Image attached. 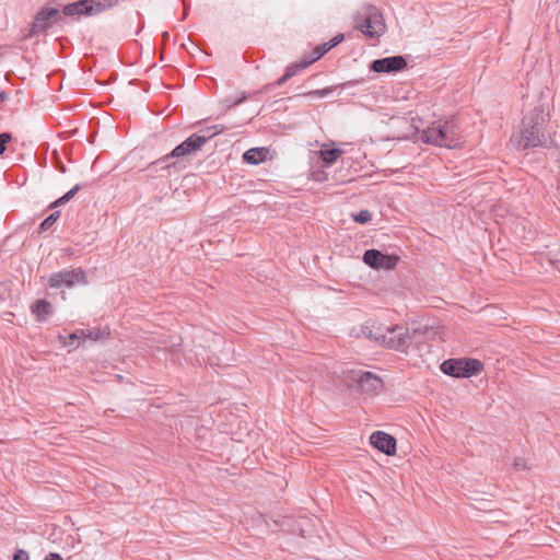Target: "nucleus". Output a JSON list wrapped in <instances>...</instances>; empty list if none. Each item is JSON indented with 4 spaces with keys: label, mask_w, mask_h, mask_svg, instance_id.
I'll list each match as a JSON object with an SVG mask.
<instances>
[{
    "label": "nucleus",
    "mask_w": 560,
    "mask_h": 560,
    "mask_svg": "<svg viewBox=\"0 0 560 560\" xmlns=\"http://www.w3.org/2000/svg\"><path fill=\"white\" fill-rule=\"evenodd\" d=\"M353 220L358 223L365 224L372 220V213L368 210H361L353 215Z\"/></svg>",
    "instance_id": "25"
},
{
    "label": "nucleus",
    "mask_w": 560,
    "mask_h": 560,
    "mask_svg": "<svg viewBox=\"0 0 560 560\" xmlns=\"http://www.w3.org/2000/svg\"><path fill=\"white\" fill-rule=\"evenodd\" d=\"M245 100H246V96H245V95H242L240 98H237V100H235V101L231 102V103L229 104V106H230V107H231V106H236V105H238V104L243 103Z\"/></svg>",
    "instance_id": "29"
},
{
    "label": "nucleus",
    "mask_w": 560,
    "mask_h": 560,
    "mask_svg": "<svg viewBox=\"0 0 560 560\" xmlns=\"http://www.w3.org/2000/svg\"><path fill=\"white\" fill-rule=\"evenodd\" d=\"M88 15L100 13L106 9L113 8L118 3V0H84Z\"/></svg>",
    "instance_id": "14"
},
{
    "label": "nucleus",
    "mask_w": 560,
    "mask_h": 560,
    "mask_svg": "<svg viewBox=\"0 0 560 560\" xmlns=\"http://www.w3.org/2000/svg\"><path fill=\"white\" fill-rule=\"evenodd\" d=\"M59 10L55 8L46 7L39 10L35 15V20L31 26L28 37L36 36L47 31L57 20Z\"/></svg>",
    "instance_id": "8"
},
{
    "label": "nucleus",
    "mask_w": 560,
    "mask_h": 560,
    "mask_svg": "<svg viewBox=\"0 0 560 560\" xmlns=\"http://www.w3.org/2000/svg\"><path fill=\"white\" fill-rule=\"evenodd\" d=\"M290 78H287V73H284L277 82L278 85L284 84Z\"/></svg>",
    "instance_id": "31"
},
{
    "label": "nucleus",
    "mask_w": 560,
    "mask_h": 560,
    "mask_svg": "<svg viewBox=\"0 0 560 560\" xmlns=\"http://www.w3.org/2000/svg\"><path fill=\"white\" fill-rule=\"evenodd\" d=\"M410 343L408 329L402 326L384 327L380 346L394 350H405Z\"/></svg>",
    "instance_id": "6"
},
{
    "label": "nucleus",
    "mask_w": 560,
    "mask_h": 560,
    "mask_svg": "<svg viewBox=\"0 0 560 560\" xmlns=\"http://www.w3.org/2000/svg\"><path fill=\"white\" fill-rule=\"evenodd\" d=\"M13 560H28V553L23 549H19L14 553Z\"/></svg>",
    "instance_id": "27"
},
{
    "label": "nucleus",
    "mask_w": 560,
    "mask_h": 560,
    "mask_svg": "<svg viewBox=\"0 0 560 560\" xmlns=\"http://www.w3.org/2000/svg\"><path fill=\"white\" fill-rule=\"evenodd\" d=\"M60 215V212L59 211H55L52 213H50L42 223H40V230L42 231H45L47 229H49L56 221L57 219L59 218Z\"/></svg>",
    "instance_id": "23"
},
{
    "label": "nucleus",
    "mask_w": 560,
    "mask_h": 560,
    "mask_svg": "<svg viewBox=\"0 0 560 560\" xmlns=\"http://www.w3.org/2000/svg\"><path fill=\"white\" fill-rule=\"evenodd\" d=\"M331 47L329 46V43H325L323 45H319L315 47V49L312 51L311 57H308L310 60H313L315 62L319 58H322L325 54H327Z\"/></svg>",
    "instance_id": "21"
},
{
    "label": "nucleus",
    "mask_w": 560,
    "mask_h": 560,
    "mask_svg": "<svg viewBox=\"0 0 560 560\" xmlns=\"http://www.w3.org/2000/svg\"><path fill=\"white\" fill-rule=\"evenodd\" d=\"M243 159L249 164L257 165L265 160V151L262 148L249 149L244 153Z\"/></svg>",
    "instance_id": "19"
},
{
    "label": "nucleus",
    "mask_w": 560,
    "mask_h": 560,
    "mask_svg": "<svg viewBox=\"0 0 560 560\" xmlns=\"http://www.w3.org/2000/svg\"><path fill=\"white\" fill-rule=\"evenodd\" d=\"M85 337H89L92 339L97 338L96 336H93V332L90 331L89 334H86L85 330L80 329V330H77V331L70 334L69 336H59V340L63 347H70V346L74 345L75 340L85 338Z\"/></svg>",
    "instance_id": "17"
},
{
    "label": "nucleus",
    "mask_w": 560,
    "mask_h": 560,
    "mask_svg": "<svg viewBox=\"0 0 560 560\" xmlns=\"http://www.w3.org/2000/svg\"><path fill=\"white\" fill-rule=\"evenodd\" d=\"M12 141V136L9 132L0 133V155H3L7 151V145Z\"/></svg>",
    "instance_id": "26"
},
{
    "label": "nucleus",
    "mask_w": 560,
    "mask_h": 560,
    "mask_svg": "<svg viewBox=\"0 0 560 560\" xmlns=\"http://www.w3.org/2000/svg\"><path fill=\"white\" fill-rule=\"evenodd\" d=\"M89 9H86L85 1L79 0L73 3H69L63 7L62 13L67 16H74V15H88Z\"/></svg>",
    "instance_id": "15"
},
{
    "label": "nucleus",
    "mask_w": 560,
    "mask_h": 560,
    "mask_svg": "<svg viewBox=\"0 0 560 560\" xmlns=\"http://www.w3.org/2000/svg\"><path fill=\"white\" fill-rule=\"evenodd\" d=\"M384 327L374 320H368L362 325V334L370 340L380 343Z\"/></svg>",
    "instance_id": "13"
},
{
    "label": "nucleus",
    "mask_w": 560,
    "mask_h": 560,
    "mask_svg": "<svg viewBox=\"0 0 560 560\" xmlns=\"http://www.w3.org/2000/svg\"><path fill=\"white\" fill-rule=\"evenodd\" d=\"M81 186L80 185H75L73 188H71L68 192H66L62 197H60L59 199H57L55 202H54V206H60V205H63L66 203L67 201H69L71 198H73V196L80 190Z\"/></svg>",
    "instance_id": "22"
},
{
    "label": "nucleus",
    "mask_w": 560,
    "mask_h": 560,
    "mask_svg": "<svg viewBox=\"0 0 560 560\" xmlns=\"http://www.w3.org/2000/svg\"><path fill=\"white\" fill-rule=\"evenodd\" d=\"M419 140L444 148H456L460 142L458 126L452 120L433 121L427 128L418 131Z\"/></svg>",
    "instance_id": "1"
},
{
    "label": "nucleus",
    "mask_w": 560,
    "mask_h": 560,
    "mask_svg": "<svg viewBox=\"0 0 560 560\" xmlns=\"http://www.w3.org/2000/svg\"><path fill=\"white\" fill-rule=\"evenodd\" d=\"M343 39V35L342 34H339L337 36H335L334 38H331L328 43H329V46L331 48H334L335 46H337L341 40Z\"/></svg>",
    "instance_id": "28"
},
{
    "label": "nucleus",
    "mask_w": 560,
    "mask_h": 560,
    "mask_svg": "<svg viewBox=\"0 0 560 560\" xmlns=\"http://www.w3.org/2000/svg\"><path fill=\"white\" fill-rule=\"evenodd\" d=\"M224 130L223 126H211L202 129L200 133H194L187 138L183 143L175 147L171 153L172 158H180L189 155L199 150L210 138L221 133Z\"/></svg>",
    "instance_id": "3"
},
{
    "label": "nucleus",
    "mask_w": 560,
    "mask_h": 560,
    "mask_svg": "<svg viewBox=\"0 0 560 560\" xmlns=\"http://www.w3.org/2000/svg\"><path fill=\"white\" fill-rule=\"evenodd\" d=\"M371 444L386 455H394L396 453V440L382 431H376L370 436Z\"/></svg>",
    "instance_id": "12"
},
{
    "label": "nucleus",
    "mask_w": 560,
    "mask_h": 560,
    "mask_svg": "<svg viewBox=\"0 0 560 560\" xmlns=\"http://www.w3.org/2000/svg\"><path fill=\"white\" fill-rule=\"evenodd\" d=\"M48 284L52 289L73 288L78 284L85 285L88 284L86 273L82 268L62 269L49 276Z\"/></svg>",
    "instance_id": "5"
},
{
    "label": "nucleus",
    "mask_w": 560,
    "mask_h": 560,
    "mask_svg": "<svg viewBox=\"0 0 560 560\" xmlns=\"http://www.w3.org/2000/svg\"><path fill=\"white\" fill-rule=\"evenodd\" d=\"M350 377L352 381L357 382L358 386L362 392L366 393L376 392L383 385L382 380L371 372H365L361 370L352 371Z\"/></svg>",
    "instance_id": "11"
},
{
    "label": "nucleus",
    "mask_w": 560,
    "mask_h": 560,
    "mask_svg": "<svg viewBox=\"0 0 560 560\" xmlns=\"http://www.w3.org/2000/svg\"><path fill=\"white\" fill-rule=\"evenodd\" d=\"M363 261L374 269H393L398 262L395 255H385L377 249H368L363 255Z\"/></svg>",
    "instance_id": "9"
},
{
    "label": "nucleus",
    "mask_w": 560,
    "mask_h": 560,
    "mask_svg": "<svg viewBox=\"0 0 560 560\" xmlns=\"http://www.w3.org/2000/svg\"><path fill=\"white\" fill-rule=\"evenodd\" d=\"M332 91H334L332 88H325V89H322V90H314V91H311L308 93H305L304 97H326L330 93H332Z\"/></svg>",
    "instance_id": "24"
},
{
    "label": "nucleus",
    "mask_w": 560,
    "mask_h": 560,
    "mask_svg": "<svg viewBox=\"0 0 560 560\" xmlns=\"http://www.w3.org/2000/svg\"><path fill=\"white\" fill-rule=\"evenodd\" d=\"M363 15L364 20L361 23L357 22V28L369 37L381 36L385 31V23L377 10L374 7H366Z\"/></svg>",
    "instance_id": "7"
},
{
    "label": "nucleus",
    "mask_w": 560,
    "mask_h": 560,
    "mask_svg": "<svg viewBox=\"0 0 560 560\" xmlns=\"http://www.w3.org/2000/svg\"><path fill=\"white\" fill-rule=\"evenodd\" d=\"M342 154L340 149H329L327 144H323L319 151V155L327 165L334 164L338 158Z\"/></svg>",
    "instance_id": "18"
},
{
    "label": "nucleus",
    "mask_w": 560,
    "mask_h": 560,
    "mask_svg": "<svg viewBox=\"0 0 560 560\" xmlns=\"http://www.w3.org/2000/svg\"><path fill=\"white\" fill-rule=\"evenodd\" d=\"M312 63H313V60H310L307 57L302 58L299 62L291 63L285 69L287 78H292L300 70L307 68Z\"/></svg>",
    "instance_id": "20"
},
{
    "label": "nucleus",
    "mask_w": 560,
    "mask_h": 560,
    "mask_svg": "<svg viewBox=\"0 0 560 560\" xmlns=\"http://www.w3.org/2000/svg\"><path fill=\"white\" fill-rule=\"evenodd\" d=\"M441 371L454 377H469L481 372L482 363L476 359H448L441 366Z\"/></svg>",
    "instance_id": "4"
},
{
    "label": "nucleus",
    "mask_w": 560,
    "mask_h": 560,
    "mask_svg": "<svg viewBox=\"0 0 560 560\" xmlns=\"http://www.w3.org/2000/svg\"><path fill=\"white\" fill-rule=\"evenodd\" d=\"M545 121L542 109L534 108L523 118V128L517 136V144L522 149L535 148L544 145L546 142L542 132V124Z\"/></svg>",
    "instance_id": "2"
},
{
    "label": "nucleus",
    "mask_w": 560,
    "mask_h": 560,
    "mask_svg": "<svg viewBox=\"0 0 560 560\" xmlns=\"http://www.w3.org/2000/svg\"><path fill=\"white\" fill-rule=\"evenodd\" d=\"M44 560H61V557L58 553L51 552Z\"/></svg>",
    "instance_id": "30"
},
{
    "label": "nucleus",
    "mask_w": 560,
    "mask_h": 560,
    "mask_svg": "<svg viewBox=\"0 0 560 560\" xmlns=\"http://www.w3.org/2000/svg\"><path fill=\"white\" fill-rule=\"evenodd\" d=\"M407 67V61L402 56H392L373 60L370 69L374 72H398Z\"/></svg>",
    "instance_id": "10"
},
{
    "label": "nucleus",
    "mask_w": 560,
    "mask_h": 560,
    "mask_svg": "<svg viewBox=\"0 0 560 560\" xmlns=\"http://www.w3.org/2000/svg\"><path fill=\"white\" fill-rule=\"evenodd\" d=\"M5 97H7L5 93H4V92H2V93L0 94V101H4V100H5Z\"/></svg>",
    "instance_id": "32"
},
{
    "label": "nucleus",
    "mask_w": 560,
    "mask_h": 560,
    "mask_svg": "<svg viewBox=\"0 0 560 560\" xmlns=\"http://www.w3.org/2000/svg\"><path fill=\"white\" fill-rule=\"evenodd\" d=\"M32 313L36 315L37 320L43 322L51 313V304L46 300H38L32 305Z\"/></svg>",
    "instance_id": "16"
}]
</instances>
